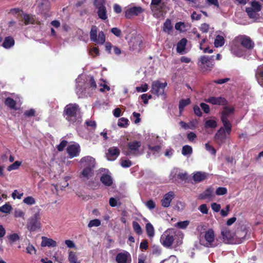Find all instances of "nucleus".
Here are the masks:
<instances>
[{
  "mask_svg": "<svg viewBox=\"0 0 263 263\" xmlns=\"http://www.w3.org/2000/svg\"><path fill=\"white\" fill-rule=\"evenodd\" d=\"M63 116L70 123L80 122V108L76 103L67 104L64 109Z\"/></svg>",
  "mask_w": 263,
  "mask_h": 263,
  "instance_id": "obj_1",
  "label": "nucleus"
},
{
  "mask_svg": "<svg viewBox=\"0 0 263 263\" xmlns=\"http://www.w3.org/2000/svg\"><path fill=\"white\" fill-rule=\"evenodd\" d=\"M233 43L240 44L247 50H252L255 46L254 42L250 36L246 35H239L234 38Z\"/></svg>",
  "mask_w": 263,
  "mask_h": 263,
  "instance_id": "obj_2",
  "label": "nucleus"
},
{
  "mask_svg": "<svg viewBox=\"0 0 263 263\" xmlns=\"http://www.w3.org/2000/svg\"><path fill=\"white\" fill-rule=\"evenodd\" d=\"M40 220V213L38 212L34 214L28 220L26 225L28 230L30 232H34L40 229L41 226Z\"/></svg>",
  "mask_w": 263,
  "mask_h": 263,
  "instance_id": "obj_3",
  "label": "nucleus"
},
{
  "mask_svg": "<svg viewBox=\"0 0 263 263\" xmlns=\"http://www.w3.org/2000/svg\"><path fill=\"white\" fill-rule=\"evenodd\" d=\"M97 33L98 27L95 25H92L90 31V39L93 42L103 45L105 42L104 33L102 31H100L98 34V37H97Z\"/></svg>",
  "mask_w": 263,
  "mask_h": 263,
  "instance_id": "obj_4",
  "label": "nucleus"
},
{
  "mask_svg": "<svg viewBox=\"0 0 263 263\" xmlns=\"http://www.w3.org/2000/svg\"><path fill=\"white\" fill-rule=\"evenodd\" d=\"M213 57H209L205 55L200 57L198 64L202 71H208L212 69L214 65L213 60L211 59Z\"/></svg>",
  "mask_w": 263,
  "mask_h": 263,
  "instance_id": "obj_5",
  "label": "nucleus"
},
{
  "mask_svg": "<svg viewBox=\"0 0 263 263\" xmlns=\"http://www.w3.org/2000/svg\"><path fill=\"white\" fill-rule=\"evenodd\" d=\"M167 83H161L159 81H156L152 83V93L157 95L158 97L163 96L165 97L164 89L167 86Z\"/></svg>",
  "mask_w": 263,
  "mask_h": 263,
  "instance_id": "obj_6",
  "label": "nucleus"
},
{
  "mask_svg": "<svg viewBox=\"0 0 263 263\" xmlns=\"http://www.w3.org/2000/svg\"><path fill=\"white\" fill-rule=\"evenodd\" d=\"M141 145L140 141H133L127 143V151L125 155L127 156H138L140 154L139 148Z\"/></svg>",
  "mask_w": 263,
  "mask_h": 263,
  "instance_id": "obj_7",
  "label": "nucleus"
},
{
  "mask_svg": "<svg viewBox=\"0 0 263 263\" xmlns=\"http://www.w3.org/2000/svg\"><path fill=\"white\" fill-rule=\"evenodd\" d=\"M174 241V236L171 235L167 231H165L160 237V242L162 245L165 248H170Z\"/></svg>",
  "mask_w": 263,
  "mask_h": 263,
  "instance_id": "obj_8",
  "label": "nucleus"
},
{
  "mask_svg": "<svg viewBox=\"0 0 263 263\" xmlns=\"http://www.w3.org/2000/svg\"><path fill=\"white\" fill-rule=\"evenodd\" d=\"M227 133L223 127H220L217 132L215 134L214 140L216 144L219 146L226 143L227 139Z\"/></svg>",
  "mask_w": 263,
  "mask_h": 263,
  "instance_id": "obj_9",
  "label": "nucleus"
},
{
  "mask_svg": "<svg viewBox=\"0 0 263 263\" xmlns=\"http://www.w3.org/2000/svg\"><path fill=\"white\" fill-rule=\"evenodd\" d=\"M81 150L80 145L76 143L69 145L66 148V151L69 158H72L79 156L81 152Z\"/></svg>",
  "mask_w": 263,
  "mask_h": 263,
  "instance_id": "obj_10",
  "label": "nucleus"
},
{
  "mask_svg": "<svg viewBox=\"0 0 263 263\" xmlns=\"http://www.w3.org/2000/svg\"><path fill=\"white\" fill-rule=\"evenodd\" d=\"M166 7V4L161 0H152L151 8L152 11L157 13L162 12Z\"/></svg>",
  "mask_w": 263,
  "mask_h": 263,
  "instance_id": "obj_11",
  "label": "nucleus"
},
{
  "mask_svg": "<svg viewBox=\"0 0 263 263\" xmlns=\"http://www.w3.org/2000/svg\"><path fill=\"white\" fill-rule=\"evenodd\" d=\"M116 261L117 263H131L130 254L126 251L120 252L116 255Z\"/></svg>",
  "mask_w": 263,
  "mask_h": 263,
  "instance_id": "obj_12",
  "label": "nucleus"
},
{
  "mask_svg": "<svg viewBox=\"0 0 263 263\" xmlns=\"http://www.w3.org/2000/svg\"><path fill=\"white\" fill-rule=\"evenodd\" d=\"M205 101L213 105L224 106L227 105L228 104V101L224 98L221 97H210L208 99H205Z\"/></svg>",
  "mask_w": 263,
  "mask_h": 263,
  "instance_id": "obj_13",
  "label": "nucleus"
},
{
  "mask_svg": "<svg viewBox=\"0 0 263 263\" xmlns=\"http://www.w3.org/2000/svg\"><path fill=\"white\" fill-rule=\"evenodd\" d=\"M39 11L45 17L48 16V13L50 9V2L49 0H39L38 5Z\"/></svg>",
  "mask_w": 263,
  "mask_h": 263,
  "instance_id": "obj_14",
  "label": "nucleus"
},
{
  "mask_svg": "<svg viewBox=\"0 0 263 263\" xmlns=\"http://www.w3.org/2000/svg\"><path fill=\"white\" fill-rule=\"evenodd\" d=\"M120 151L117 147L112 146L109 148L106 153L107 159L109 161L115 160L120 155Z\"/></svg>",
  "mask_w": 263,
  "mask_h": 263,
  "instance_id": "obj_15",
  "label": "nucleus"
},
{
  "mask_svg": "<svg viewBox=\"0 0 263 263\" xmlns=\"http://www.w3.org/2000/svg\"><path fill=\"white\" fill-rule=\"evenodd\" d=\"M80 163L84 167L93 169L95 166V159L90 156L81 158Z\"/></svg>",
  "mask_w": 263,
  "mask_h": 263,
  "instance_id": "obj_16",
  "label": "nucleus"
},
{
  "mask_svg": "<svg viewBox=\"0 0 263 263\" xmlns=\"http://www.w3.org/2000/svg\"><path fill=\"white\" fill-rule=\"evenodd\" d=\"M143 11L141 7H133L127 9L125 12V17L126 18H131L133 16H137Z\"/></svg>",
  "mask_w": 263,
  "mask_h": 263,
  "instance_id": "obj_17",
  "label": "nucleus"
},
{
  "mask_svg": "<svg viewBox=\"0 0 263 263\" xmlns=\"http://www.w3.org/2000/svg\"><path fill=\"white\" fill-rule=\"evenodd\" d=\"M175 197L174 193L170 191L165 194L161 200V205L164 208H168Z\"/></svg>",
  "mask_w": 263,
  "mask_h": 263,
  "instance_id": "obj_18",
  "label": "nucleus"
},
{
  "mask_svg": "<svg viewBox=\"0 0 263 263\" xmlns=\"http://www.w3.org/2000/svg\"><path fill=\"white\" fill-rule=\"evenodd\" d=\"M221 235L223 241L226 243H232L233 241V234L231 231L227 228L223 229L221 231Z\"/></svg>",
  "mask_w": 263,
  "mask_h": 263,
  "instance_id": "obj_19",
  "label": "nucleus"
},
{
  "mask_svg": "<svg viewBox=\"0 0 263 263\" xmlns=\"http://www.w3.org/2000/svg\"><path fill=\"white\" fill-rule=\"evenodd\" d=\"M204 238L208 242L206 247H213V242L214 241L215 235L212 229H209L205 233Z\"/></svg>",
  "mask_w": 263,
  "mask_h": 263,
  "instance_id": "obj_20",
  "label": "nucleus"
},
{
  "mask_svg": "<svg viewBox=\"0 0 263 263\" xmlns=\"http://www.w3.org/2000/svg\"><path fill=\"white\" fill-rule=\"evenodd\" d=\"M209 174L205 172H196L193 174V180L195 183L200 182L207 178Z\"/></svg>",
  "mask_w": 263,
  "mask_h": 263,
  "instance_id": "obj_21",
  "label": "nucleus"
},
{
  "mask_svg": "<svg viewBox=\"0 0 263 263\" xmlns=\"http://www.w3.org/2000/svg\"><path fill=\"white\" fill-rule=\"evenodd\" d=\"M42 247H55L57 245V242L51 238H47L45 236L42 237L41 242Z\"/></svg>",
  "mask_w": 263,
  "mask_h": 263,
  "instance_id": "obj_22",
  "label": "nucleus"
},
{
  "mask_svg": "<svg viewBox=\"0 0 263 263\" xmlns=\"http://www.w3.org/2000/svg\"><path fill=\"white\" fill-rule=\"evenodd\" d=\"M142 41L140 39H135L130 42V49L133 51L140 52L142 49Z\"/></svg>",
  "mask_w": 263,
  "mask_h": 263,
  "instance_id": "obj_23",
  "label": "nucleus"
},
{
  "mask_svg": "<svg viewBox=\"0 0 263 263\" xmlns=\"http://www.w3.org/2000/svg\"><path fill=\"white\" fill-rule=\"evenodd\" d=\"M213 189L212 187L207 188L203 193L200 194L199 198L200 199H210L213 196Z\"/></svg>",
  "mask_w": 263,
  "mask_h": 263,
  "instance_id": "obj_24",
  "label": "nucleus"
},
{
  "mask_svg": "<svg viewBox=\"0 0 263 263\" xmlns=\"http://www.w3.org/2000/svg\"><path fill=\"white\" fill-rule=\"evenodd\" d=\"M113 48L114 53L117 55H119L121 53V50L120 48L117 46H114L111 45V43L110 42H107L105 44V50L108 53L110 54L111 53V48Z\"/></svg>",
  "mask_w": 263,
  "mask_h": 263,
  "instance_id": "obj_25",
  "label": "nucleus"
},
{
  "mask_svg": "<svg viewBox=\"0 0 263 263\" xmlns=\"http://www.w3.org/2000/svg\"><path fill=\"white\" fill-rule=\"evenodd\" d=\"M234 112V107H229L227 105H224L223 110L221 112V119H228V117L233 114Z\"/></svg>",
  "mask_w": 263,
  "mask_h": 263,
  "instance_id": "obj_26",
  "label": "nucleus"
},
{
  "mask_svg": "<svg viewBox=\"0 0 263 263\" xmlns=\"http://www.w3.org/2000/svg\"><path fill=\"white\" fill-rule=\"evenodd\" d=\"M187 43V40L185 38H182L177 44V51L180 54H183L185 49Z\"/></svg>",
  "mask_w": 263,
  "mask_h": 263,
  "instance_id": "obj_27",
  "label": "nucleus"
},
{
  "mask_svg": "<svg viewBox=\"0 0 263 263\" xmlns=\"http://www.w3.org/2000/svg\"><path fill=\"white\" fill-rule=\"evenodd\" d=\"M23 19L24 21V24L25 25H28L30 24H40V22L37 23L36 22L35 19L30 15L27 13L23 14Z\"/></svg>",
  "mask_w": 263,
  "mask_h": 263,
  "instance_id": "obj_28",
  "label": "nucleus"
},
{
  "mask_svg": "<svg viewBox=\"0 0 263 263\" xmlns=\"http://www.w3.org/2000/svg\"><path fill=\"white\" fill-rule=\"evenodd\" d=\"M15 41L13 38L12 36H9L5 38L2 46L6 49H8L12 47Z\"/></svg>",
  "mask_w": 263,
  "mask_h": 263,
  "instance_id": "obj_29",
  "label": "nucleus"
},
{
  "mask_svg": "<svg viewBox=\"0 0 263 263\" xmlns=\"http://www.w3.org/2000/svg\"><path fill=\"white\" fill-rule=\"evenodd\" d=\"M238 44L233 43L231 46V51L236 56L241 57L243 55V51Z\"/></svg>",
  "mask_w": 263,
  "mask_h": 263,
  "instance_id": "obj_30",
  "label": "nucleus"
},
{
  "mask_svg": "<svg viewBox=\"0 0 263 263\" xmlns=\"http://www.w3.org/2000/svg\"><path fill=\"white\" fill-rule=\"evenodd\" d=\"M100 180L104 185L107 186H110L112 184L111 176L107 174H103L100 178Z\"/></svg>",
  "mask_w": 263,
  "mask_h": 263,
  "instance_id": "obj_31",
  "label": "nucleus"
},
{
  "mask_svg": "<svg viewBox=\"0 0 263 263\" xmlns=\"http://www.w3.org/2000/svg\"><path fill=\"white\" fill-rule=\"evenodd\" d=\"M4 103L6 106L8 107L11 109L16 110V102L11 97H7L6 98Z\"/></svg>",
  "mask_w": 263,
  "mask_h": 263,
  "instance_id": "obj_32",
  "label": "nucleus"
},
{
  "mask_svg": "<svg viewBox=\"0 0 263 263\" xmlns=\"http://www.w3.org/2000/svg\"><path fill=\"white\" fill-rule=\"evenodd\" d=\"M225 43L224 37L221 35H216L214 40V46L216 48L222 47Z\"/></svg>",
  "mask_w": 263,
  "mask_h": 263,
  "instance_id": "obj_33",
  "label": "nucleus"
},
{
  "mask_svg": "<svg viewBox=\"0 0 263 263\" xmlns=\"http://www.w3.org/2000/svg\"><path fill=\"white\" fill-rule=\"evenodd\" d=\"M221 120L223 123V125L225 128V132L229 135L231 133L232 130V125L230 122L229 121L228 119H221Z\"/></svg>",
  "mask_w": 263,
  "mask_h": 263,
  "instance_id": "obj_34",
  "label": "nucleus"
},
{
  "mask_svg": "<svg viewBox=\"0 0 263 263\" xmlns=\"http://www.w3.org/2000/svg\"><path fill=\"white\" fill-rule=\"evenodd\" d=\"M97 13L99 17L102 20H105L107 18V11L105 6L103 7L98 8Z\"/></svg>",
  "mask_w": 263,
  "mask_h": 263,
  "instance_id": "obj_35",
  "label": "nucleus"
},
{
  "mask_svg": "<svg viewBox=\"0 0 263 263\" xmlns=\"http://www.w3.org/2000/svg\"><path fill=\"white\" fill-rule=\"evenodd\" d=\"M173 26L171 20L167 18L163 24V31L170 33L172 30Z\"/></svg>",
  "mask_w": 263,
  "mask_h": 263,
  "instance_id": "obj_36",
  "label": "nucleus"
},
{
  "mask_svg": "<svg viewBox=\"0 0 263 263\" xmlns=\"http://www.w3.org/2000/svg\"><path fill=\"white\" fill-rule=\"evenodd\" d=\"M145 229L147 235L149 238L154 237V228L153 225L150 222H148L146 224Z\"/></svg>",
  "mask_w": 263,
  "mask_h": 263,
  "instance_id": "obj_37",
  "label": "nucleus"
},
{
  "mask_svg": "<svg viewBox=\"0 0 263 263\" xmlns=\"http://www.w3.org/2000/svg\"><path fill=\"white\" fill-rule=\"evenodd\" d=\"M132 225L133 230L137 234L140 235L142 234V229L138 222L134 221L133 222Z\"/></svg>",
  "mask_w": 263,
  "mask_h": 263,
  "instance_id": "obj_38",
  "label": "nucleus"
},
{
  "mask_svg": "<svg viewBox=\"0 0 263 263\" xmlns=\"http://www.w3.org/2000/svg\"><path fill=\"white\" fill-rule=\"evenodd\" d=\"M93 170L92 168L84 167L81 174L84 177L89 179L93 174Z\"/></svg>",
  "mask_w": 263,
  "mask_h": 263,
  "instance_id": "obj_39",
  "label": "nucleus"
},
{
  "mask_svg": "<svg viewBox=\"0 0 263 263\" xmlns=\"http://www.w3.org/2000/svg\"><path fill=\"white\" fill-rule=\"evenodd\" d=\"M191 103L190 99H181L179 103V109L180 111L183 110L184 107Z\"/></svg>",
  "mask_w": 263,
  "mask_h": 263,
  "instance_id": "obj_40",
  "label": "nucleus"
},
{
  "mask_svg": "<svg viewBox=\"0 0 263 263\" xmlns=\"http://www.w3.org/2000/svg\"><path fill=\"white\" fill-rule=\"evenodd\" d=\"M68 260L70 263H80L78 261V257L75 252L70 251L68 255Z\"/></svg>",
  "mask_w": 263,
  "mask_h": 263,
  "instance_id": "obj_41",
  "label": "nucleus"
},
{
  "mask_svg": "<svg viewBox=\"0 0 263 263\" xmlns=\"http://www.w3.org/2000/svg\"><path fill=\"white\" fill-rule=\"evenodd\" d=\"M181 153L184 156L191 155L193 153L192 148L190 145H185L182 147Z\"/></svg>",
  "mask_w": 263,
  "mask_h": 263,
  "instance_id": "obj_42",
  "label": "nucleus"
},
{
  "mask_svg": "<svg viewBox=\"0 0 263 263\" xmlns=\"http://www.w3.org/2000/svg\"><path fill=\"white\" fill-rule=\"evenodd\" d=\"M251 8L253 9V10L255 11L259 12L261 10V7H262L261 5L258 2H257L255 0L252 1L251 2Z\"/></svg>",
  "mask_w": 263,
  "mask_h": 263,
  "instance_id": "obj_43",
  "label": "nucleus"
},
{
  "mask_svg": "<svg viewBox=\"0 0 263 263\" xmlns=\"http://www.w3.org/2000/svg\"><path fill=\"white\" fill-rule=\"evenodd\" d=\"M148 149L153 153V154H156L159 153L161 149V146L160 145L152 146L150 144L147 145Z\"/></svg>",
  "mask_w": 263,
  "mask_h": 263,
  "instance_id": "obj_44",
  "label": "nucleus"
},
{
  "mask_svg": "<svg viewBox=\"0 0 263 263\" xmlns=\"http://www.w3.org/2000/svg\"><path fill=\"white\" fill-rule=\"evenodd\" d=\"M118 125L120 127H126L128 125V120L125 118H121L118 120Z\"/></svg>",
  "mask_w": 263,
  "mask_h": 263,
  "instance_id": "obj_45",
  "label": "nucleus"
},
{
  "mask_svg": "<svg viewBox=\"0 0 263 263\" xmlns=\"http://www.w3.org/2000/svg\"><path fill=\"white\" fill-rule=\"evenodd\" d=\"M21 161H16L13 163L8 166L7 170L10 172L12 170H17L21 166Z\"/></svg>",
  "mask_w": 263,
  "mask_h": 263,
  "instance_id": "obj_46",
  "label": "nucleus"
},
{
  "mask_svg": "<svg viewBox=\"0 0 263 263\" xmlns=\"http://www.w3.org/2000/svg\"><path fill=\"white\" fill-rule=\"evenodd\" d=\"M217 122L214 120H208L205 122L204 126L205 128H214L217 127Z\"/></svg>",
  "mask_w": 263,
  "mask_h": 263,
  "instance_id": "obj_47",
  "label": "nucleus"
},
{
  "mask_svg": "<svg viewBox=\"0 0 263 263\" xmlns=\"http://www.w3.org/2000/svg\"><path fill=\"white\" fill-rule=\"evenodd\" d=\"M12 210V207L9 204L6 203L0 207V212L4 213H9Z\"/></svg>",
  "mask_w": 263,
  "mask_h": 263,
  "instance_id": "obj_48",
  "label": "nucleus"
},
{
  "mask_svg": "<svg viewBox=\"0 0 263 263\" xmlns=\"http://www.w3.org/2000/svg\"><path fill=\"white\" fill-rule=\"evenodd\" d=\"M190 223V221L188 220H185L183 221H179L177 222L175 224L176 227L182 229H184L186 228V227L189 226Z\"/></svg>",
  "mask_w": 263,
  "mask_h": 263,
  "instance_id": "obj_49",
  "label": "nucleus"
},
{
  "mask_svg": "<svg viewBox=\"0 0 263 263\" xmlns=\"http://www.w3.org/2000/svg\"><path fill=\"white\" fill-rule=\"evenodd\" d=\"M23 202L27 205H31L35 204V200L33 197L31 196H28L24 198Z\"/></svg>",
  "mask_w": 263,
  "mask_h": 263,
  "instance_id": "obj_50",
  "label": "nucleus"
},
{
  "mask_svg": "<svg viewBox=\"0 0 263 263\" xmlns=\"http://www.w3.org/2000/svg\"><path fill=\"white\" fill-rule=\"evenodd\" d=\"M101 225V221L98 219L91 220L88 224L89 228L93 227H99Z\"/></svg>",
  "mask_w": 263,
  "mask_h": 263,
  "instance_id": "obj_51",
  "label": "nucleus"
},
{
  "mask_svg": "<svg viewBox=\"0 0 263 263\" xmlns=\"http://www.w3.org/2000/svg\"><path fill=\"white\" fill-rule=\"evenodd\" d=\"M227 189L224 187H218L215 192V193L217 195H223L227 193Z\"/></svg>",
  "mask_w": 263,
  "mask_h": 263,
  "instance_id": "obj_52",
  "label": "nucleus"
},
{
  "mask_svg": "<svg viewBox=\"0 0 263 263\" xmlns=\"http://www.w3.org/2000/svg\"><path fill=\"white\" fill-rule=\"evenodd\" d=\"M205 149L208 151L211 154L213 155H215L216 153V151L215 148L211 145L209 144L208 143L205 144Z\"/></svg>",
  "mask_w": 263,
  "mask_h": 263,
  "instance_id": "obj_53",
  "label": "nucleus"
},
{
  "mask_svg": "<svg viewBox=\"0 0 263 263\" xmlns=\"http://www.w3.org/2000/svg\"><path fill=\"white\" fill-rule=\"evenodd\" d=\"M120 164L123 167H129L132 165V162L129 160L121 159Z\"/></svg>",
  "mask_w": 263,
  "mask_h": 263,
  "instance_id": "obj_54",
  "label": "nucleus"
},
{
  "mask_svg": "<svg viewBox=\"0 0 263 263\" xmlns=\"http://www.w3.org/2000/svg\"><path fill=\"white\" fill-rule=\"evenodd\" d=\"M246 12L247 13L248 16L250 18H254L255 17V13L257 12L255 11L253 9L250 7H247L246 8Z\"/></svg>",
  "mask_w": 263,
  "mask_h": 263,
  "instance_id": "obj_55",
  "label": "nucleus"
},
{
  "mask_svg": "<svg viewBox=\"0 0 263 263\" xmlns=\"http://www.w3.org/2000/svg\"><path fill=\"white\" fill-rule=\"evenodd\" d=\"M93 4L97 8L105 7V0H95Z\"/></svg>",
  "mask_w": 263,
  "mask_h": 263,
  "instance_id": "obj_56",
  "label": "nucleus"
},
{
  "mask_svg": "<svg viewBox=\"0 0 263 263\" xmlns=\"http://www.w3.org/2000/svg\"><path fill=\"white\" fill-rule=\"evenodd\" d=\"M67 144V141L66 140H62L57 147L58 151L59 152L63 151L64 148L66 146Z\"/></svg>",
  "mask_w": 263,
  "mask_h": 263,
  "instance_id": "obj_57",
  "label": "nucleus"
},
{
  "mask_svg": "<svg viewBox=\"0 0 263 263\" xmlns=\"http://www.w3.org/2000/svg\"><path fill=\"white\" fill-rule=\"evenodd\" d=\"M14 216L16 218L22 217L24 219L25 213L21 210H15L14 212Z\"/></svg>",
  "mask_w": 263,
  "mask_h": 263,
  "instance_id": "obj_58",
  "label": "nucleus"
},
{
  "mask_svg": "<svg viewBox=\"0 0 263 263\" xmlns=\"http://www.w3.org/2000/svg\"><path fill=\"white\" fill-rule=\"evenodd\" d=\"M199 210L204 214H207L209 212V209L206 204H202L199 207Z\"/></svg>",
  "mask_w": 263,
  "mask_h": 263,
  "instance_id": "obj_59",
  "label": "nucleus"
},
{
  "mask_svg": "<svg viewBox=\"0 0 263 263\" xmlns=\"http://www.w3.org/2000/svg\"><path fill=\"white\" fill-rule=\"evenodd\" d=\"M145 205L149 210H153L156 207V204L152 199H150L147 201Z\"/></svg>",
  "mask_w": 263,
  "mask_h": 263,
  "instance_id": "obj_60",
  "label": "nucleus"
},
{
  "mask_svg": "<svg viewBox=\"0 0 263 263\" xmlns=\"http://www.w3.org/2000/svg\"><path fill=\"white\" fill-rule=\"evenodd\" d=\"M90 54L93 56H97L100 54L99 48L96 47H93L91 48L89 50Z\"/></svg>",
  "mask_w": 263,
  "mask_h": 263,
  "instance_id": "obj_61",
  "label": "nucleus"
},
{
  "mask_svg": "<svg viewBox=\"0 0 263 263\" xmlns=\"http://www.w3.org/2000/svg\"><path fill=\"white\" fill-rule=\"evenodd\" d=\"M211 208L212 210L215 212H218L220 211L221 205L216 202H213L211 204Z\"/></svg>",
  "mask_w": 263,
  "mask_h": 263,
  "instance_id": "obj_62",
  "label": "nucleus"
},
{
  "mask_svg": "<svg viewBox=\"0 0 263 263\" xmlns=\"http://www.w3.org/2000/svg\"><path fill=\"white\" fill-rule=\"evenodd\" d=\"M148 248V241L147 240H143L140 244V249L142 250H146Z\"/></svg>",
  "mask_w": 263,
  "mask_h": 263,
  "instance_id": "obj_63",
  "label": "nucleus"
},
{
  "mask_svg": "<svg viewBox=\"0 0 263 263\" xmlns=\"http://www.w3.org/2000/svg\"><path fill=\"white\" fill-rule=\"evenodd\" d=\"M210 26L206 23H203L201 25L200 30L203 33H207L209 31Z\"/></svg>",
  "mask_w": 263,
  "mask_h": 263,
  "instance_id": "obj_64",
  "label": "nucleus"
}]
</instances>
